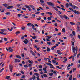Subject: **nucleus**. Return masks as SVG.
<instances>
[{"mask_svg": "<svg viewBox=\"0 0 80 80\" xmlns=\"http://www.w3.org/2000/svg\"><path fill=\"white\" fill-rule=\"evenodd\" d=\"M48 5H49V6H51V7H52L53 8L56 10V11H58V9L57 7H55V3L53 2H47Z\"/></svg>", "mask_w": 80, "mask_h": 80, "instance_id": "nucleus-1", "label": "nucleus"}, {"mask_svg": "<svg viewBox=\"0 0 80 80\" xmlns=\"http://www.w3.org/2000/svg\"><path fill=\"white\" fill-rule=\"evenodd\" d=\"M72 50L74 52V53H75V51L76 53H77L78 52V47L76 46V48H73V46L72 47Z\"/></svg>", "mask_w": 80, "mask_h": 80, "instance_id": "nucleus-2", "label": "nucleus"}, {"mask_svg": "<svg viewBox=\"0 0 80 80\" xmlns=\"http://www.w3.org/2000/svg\"><path fill=\"white\" fill-rule=\"evenodd\" d=\"M13 66L12 65H9V69L11 72H13Z\"/></svg>", "mask_w": 80, "mask_h": 80, "instance_id": "nucleus-3", "label": "nucleus"}, {"mask_svg": "<svg viewBox=\"0 0 80 80\" xmlns=\"http://www.w3.org/2000/svg\"><path fill=\"white\" fill-rule=\"evenodd\" d=\"M73 12H74L75 14H77V15H80V12H79L78 11H77V10H74Z\"/></svg>", "mask_w": 80, "mask_h": 80, "instance_id": "nucleus-4", "label": "nucleus"}, {"mask_svg": "<svg viewBox=\"0 0 80 80\" xmlns=\"http://www.w3.org/2000/svg\"><path fill=\"white\" fill-rule=\"evenodd\" d=\"M23 42L25 44H27V43H28L29 41L28 39L26 38L25 39V40L23 41Z\"/></svg>", "mask_w": 80, "mask_h": 80, "instance_id": "nucleus-5", "label": "nucleus"}, {"mask_svg": "<svg viewBox=\"0 0 80 80\" xmlns=\"http://www.w3.org/2000/svg\"><path fill=\"white\" fill-rule=\"evenodd\" d=\"M45 64H46V65H49V66H51V67H53V65H52V64L50 63H49L48 62H45Z\"/></svg>", "mask_w": 80, "mask_h": 80, "instance_id": "nucleus-6", "label": "nucleus"}, {"mask_svg": "<svg viewBox=\"0 0 80 80\" xmlns=\"http://www.w3.org/2000/svg\"><path fill=\"white\" fill-rule=\"evenodd\" d=\"M13 7H14L13 6H10L7 7L6 8H7V9H10V8H13Z\"/></svg>", "mask_w": 80, "mask_h": 80, "instance_id": "nucleus-7", "label": "nucleus"}, {"mask_svg": "<svg viewBox=\"0 0 80 80\" xmlns=\"http://www.w3.org/2000/svg\"><path fill=\"white\" fill-rule=\"evenodd\" d=\"M30 52L32 54V55H33L34 56H35V54L34 53V52L32 50H30Z\"/></svg>", "mask_w": 80, "mask_h": 80, "instance_id": "nucleus-8", "label": "nucleus"}, {"mask_svg": "<svg viewBox=\"0 0 80 80\" xmlns=\"http://www.w3.org/2000/svg\"><path fill=\"white\" fill-rule=\"evenodd\" d=\"M39 71H41V72L40 73V74H41V75H42V74L43 73V69H39Z\"/></svg>", "mask_w": 80, "mask_h": 80, "instance_id": "nucleus-9", "label": "nucleus"}, {"mask_svg": "<svg viewBox=\"0 0 80 80\" xmlns=\"http://www.w3.org/2000/svg\"><path fill=\"white\" fill-rule=\"evenodd\" d=\"M20 61L19 59H16L15 60V62L16 63V62H20Z\"/></svg>", "mask_w": 80, "mask_h": 80, "instance_id": "nucleus-10", "label": "nucleus"}, {"mask_svg": "<svg viewBox=\"0 0 80 80\" xmlns=\"http://www.w3.org/2000/svg\"><path fill=\"white\" fill-rule=\"evenodd\" d=\"M64 17L65 19L66 20H67L68 18L67 17V16L65 14L64 15Z\"/></svg>", "mask_w": 80, "mask_h": 80, "instance_id": "nucleus-11", "label": "nucleus"}, {"mask_svg": "<svg viewBox=\"0 0 80 80\" xmlns=\"http://www.w3.org/2000/svg\"><path fill=\"white\" fill-rule=\"evenodd\" d=\"M20 31H17L16 32V35H17L18 34H20Z\"/></svg>", "mask_w": 80, "mask_h": 80, "instance_id": "nucleus-12", "label": "nucleus"}, {"mask_svg": "<svg viewBox=\"0 0 80 80\" xmlns=\"http://www.w3.org/2000/svg\"><path fill=\"white\" fill-rule=\"evenodd\" d=\"M24 7H25L26 8H28V9H31V8H30V7H29V6H27L26 5L24 6Z\"/></svg>", "mask_w": 80, "mask_h": 80, "instance_id": "nucleus-13", "label": "nucleus"}, {"mask_svg": "<svg viewBox=\"0 0 80 80\" xmlns=\"http://www.w3.org/2000/svg\"><path fill=\"white\" fill-rule=\"evenodd\" d=\"M63 20V18H64V16H63V15H60L59 16Z\"/></svg>", "mask_w": 80, "mask_h": 80, "instance_id": "nucleus-14", "label": "nucleus"}, {"mask_svg": "<svg viewBox=\"0 0 80 80\" xmlns=\"http://www.w3.org/2000/svg\"><path fill=\"white\" fill-rule=\"evenodd\" d=\"M2 5H3V6H4V7H8V4H2Z\"/></svg>", "mask_w": 80, "mask_h": 80, "instance_id": "nucleus-15", "label": "nucleus"}, {"mask_svg": "<svg viewBox=\"0 0 80 80\" xmlns=\"http://www.w3.org/2000/svg\"><path fill=\"white\" fill-rule=\"evenodd\" d=\"M46 14H48V15H52V13L50 12H46Z\"/></svg>", "mask_w": 80, "mask_h": 80, "instance_id": "nucleus-16", "label": "nucleus"}, {"mask_svg": "<svg viewBox=\"0 0 80 80\" xmlns=\"http://www.w3.org/2000/svg\"><path fill=\"white\" fill-rule=\"evenodd\" d=\"M16 57H17V58H20V59H21V57H20V56L19 55H17L16 56Z\"/></svg>", "mask_w": 80, "mask_h": 80, "instance_id": "nucleus-17", "label": "nucleus"}, {"mask_svg": "<svg viewBox=\"0 0 80 80\" xmlns=\"http://www.w3.org/2000/svg\"><path fill=\"white\" fill-rule=\"evenodd\" d=\"M5 79H10V76H7L5 77Z\"/></svg>", "mask_w": 80, "mask_h": 80, "instance_id": "nucleus-18", "label": "nucleus"}, {"mask_svg": "<svg viewBox=\"0 0 80 80\" xmlns=\"http://www.w3.org/2000/svg\"><path fill=\"white\" fill-rule=\"evenodd\" d=\"M70 23L72 25H75V23L73 22H70Z\"/></svg>", "mask_w": 80, "mask_h": 80, "instance_id": "nucleus-19", "label": "nucleus"}, {"mask_svg": "<svg viewBox=\"0 0 80 80\" xmlns=\"http://www.w3.org/2000/svg\"><path fill=\"white\" fill-rule=\"evenodd\" d=\"M70 76V77L69 78V80H72V75H71Z\"/></svg>", "mask_w": 80, "mask_h": 80, "instance_id": "nucleus-20", "label": "nucleus"}, {"mask_svg": "<svg viewBox=\"0 0 80 80\" xmlns=\"http://www.w3.org/2000/svg\"><path fill=\"white\" fill-rule=\"evenodd\" d=\"M47 36V37H48V39H50L52 38L51 36Z\"/></svg>", "mask_w": 80, "mask_h": 80, "instance_id": "nucleus-21", "label": "nucleus"}, {"mask_svg": "<svg viewBox=\"0 0 80 80\" xmlns=\"http://www.w3.org/2000/svg\"><path fill=\"white\" fill-rule=\"evenodd\" d=\"M21 75V73H19V74H18L16 75V77H18V76H20Z\"/></svg>", "mask_w": 80, "mask_h": 80, "instance_id": "nucleus-22", "label": "nucleus"}, {"mask_svg": "<svg viewBox=\"0 0 80 80\" xmlns=\"http://www.w3.org/2000/svg\"><path fill=\"white\" fill-rule=\"evenodd\" d=\"M67 60H68V59L67 58H66L64 59V60L63 61V62L64 63H65V62H66L67 61Z\"/></svg>", "mask_w": 80, "mask_h": 80, "instance_id": "nucleus-23", "label": "nucleus"}, {"mask_svg": "<svg viewBox=\"0 0 80 80\" xmlns=\"http://www.w3.org/2000/svg\"><path fill=\"white\" fill-rule=\"evenodd\" d=\"M62 32H63V33H65V29L63 28L62 29Z\"/></svg>", "mask_w": 80, "mask_h": 80, "instance_id": "nucleus-24", "label": "nucleus"}, {"mask_svg": "<svg viewBox=\"0 0 80 80\" xmlns=\"http://www.w3.org/2000/svg\"><path fill=\"white\" fill-rule=\"evenodd\" d=\"M47 43L48 45H53V44H52L51 42H47Z\"/></svg>", "mask_w": 80, "mask_h": 80, "instance_id": "nucleus-25", "label": "nucleus"}, {"mask_svg": "<svg viewBox=\"0 0 80 80\" xmlns=\"http://www.w3.org/2000/svg\"><path fill=\"white\" fill-rule=\"evenodd\" d=\"M1 31H4V32H7V30L4 29H1L0 30Z\"/></svg>", "mask_w": 80, "mask_h": 80, "instance_id": "nucleus-26", "label": "nucleus"}, {"mask_svg": "<svg viewBox=\"0 0 80 80\" xmlns=\"http://www.w3.org/2000/svg\"><path fill=\"white\" fill-rule=\"evenodd\" d=\"M29 6L30 7H31V8H34V6L33 5H29Z\"/></svg>", "mask_w": 80, "mask_h": 80, "instance_id": "nucleus-27", "label": "nucleus"}, {"mask_svg": "<svg viewBox=\"0 0 80 80\" xmlns=\"http://www.w3.org/2000/svg\"><path fill=\"white\" fill-rule=\"evenodd\" d=\"M6 15H10V13L7 12L5 13Z\"/></svg>", "mask_w": 80, "mask_h": 80, "instance_id": "nucleus-28", "label": "nucleus"}, {"mask_svg": "<svg viewBox=\"0 0 80 80\" xmlns=\"http://www.w3.org/2000/svg\"><path fill=\"white\" fill-rule=\"evenodd\" d=\"M49 75L50 76H52L53 74V73H52L51 72L49 73Z\"/></svg>", "mask_w": 80, "mask_h": 80, "instance_id": "nucleus-29", "label": "nucleus"}, {"mask_svg": "<svg viewBox=\"0 0 80 80\" xmlns=\"http://www.w3.org/2000/svg\"><path fill=\"white\" fill-rule=\"evenodd\" d=\"M72 33L73 35L74 36H75V31H73L72 32Z\"/></svg>", "mask_w": 80, "mask_h": 80, "instance_id": "nucleus-30", "label": "nucleus"}, {"mask_svg": "<svg viewBox=\"0 0 80 80\" xmlns=\"http://www.w3.org/2000/svg\"><path fill=\"white\" fill-rule=\"evenodd\" d=\"M35 75H36V76H37V77H38V76H39V74L37 73H35L34 74Z\"/></svg>", "mask_w": 80, "mask_h": 80, "instance_id": "nucleus-31", "label": "nucleus"}, {"mask_svg": "<svg viewBox=\"0 0 80 80\" xmlns=\"http://www.w3.org/2000/svg\"><path fill=\"white\" fill-rule=\"evenodd\" d=\"M23 5L22 4H17L16 5V6L17 7H20V5Z\"/></svg>", "mask_w": 80, "mask_h": 80, "instance_id": "nucleus-32", "label": "nucleus"}, {"mask_svg": "<svg viewBox=\"0 0 80 80\" xmlns=\"http://www.w3.org/2000/svg\"><path fill=\"white\" fill-rule=\"evenodd\" d=\"M69 9L70 10H71V11H73H73H74V10H73V8H69Z\"/></svg>", "mask_w": 80, "mask_h": 80, "instance_id": "nucleus-33", "label": "nucleus"}, {"mask_svg": "<svg viewBox=\"0 0 80 80\" xmlns=\"http://www.w3.org/2000/svg\"><path fill=\"white\" fill-rule=\"evenodd\" d=\"M21 29L23 30H25V27L24 26H22L21 27Z\"/></svg>", "mask_w": 80, "mask_h": 80, "instance_id": "nucleus-34", "label": "nucleus"}, {"mask_svg": "<svg viewBox=\"0 0 80 80\" xmlns=\"http://www.w3.org/2000/svg\"><path fill=\"white\" fill-rule=\"evenodd\" d=\"M40 2L41 3H44V1H43V0H40Z\"/></svg>", "mask_w": 80, "mask_h": 80, "instance_id": "nucleus-35", "label": "nucleus"}, {"mask_svg": "<svg viewBox=\"0 0 80 80\" xmlns=\"http://www.w3.org/2000/svg\"><path fill=\"white\" fill-rule=\"evenodd\" d=\"M52 62H53V63L55 64L56 63V62H57V61H56V60H52Z\"/></svg>", "mask_w": 80, "mask_h": 80, "instance_id": "nucleus-36", "label": "nucleus"}, {"mask_svg": "<svg viewBox=\"0 0 80 80\" xmlns=\"http://www.w3.org/2000/svg\"><path fill=\"white\" fill-rule=\"evenodd\" d=\"M47 49L48 50V52H50V48H47Z\"/></svg>", "mask_w": 80, "mask_h": 80, "instance_id": "nucleus-37", "label": "nucleus"}, {"mask_svg": "<svg viewBox=\"0 0 80 80\" xmlns=\"http://www.w3.org/2000/svg\"><path fill=\"white\" fill-rule=\"evenodd\" d=\"M72 8H73V9H75L76 6H75V5L72 6Z\"/></svg>", "mask_w": 80, "mask_h": 80, "instance_id": "nucleus-38", "label": "nucleus"}, {"mask_svg": "<svg viewBox=\"0 0 80 80\" xmlns=\"http://www.w3.org/2000/svg\"><path fill=\"white\" fill-rule=\"evenodd\" d=\"M69 7V4L67 3H66V7L68 8Z\"/></svg>", "mask_w": 80, "mask_h": 80, "instance_id": "nucleus-39", "label": "nucleus"}, {"mask_svg": "<svg viewBox=\"0 0 80 80\" xmlns=\"http://www.w3.org/2000/svg\"><path fill=\"white\" fill-rule=\"evenodd\" d=\"M25 76L24 75H23L22 76L21 78H25Z\"/></svg>", "mask_w": 80, "mask_h": 80, "instance_id": "nucleus-40", "label": "nucleus"}, {"mask_svg": "<svg viewBox=\"0 0 80 80\" xmlns=\"http://www.w3.org/2000/svg\"><path fill=\"white\" fill-rule=\"evenodd\" d=\"M43 76H44V77H48V75H47L46 74H43Z\"/></svg>", "mask_w": 80, "mask_h": 80, "instance_id": "nucleus-41", "label": "nucleus"}, {"mask_svg": "<svg viewBox=\"0 0 80 80\" xmlns=\"http://www.w3.org/2000/svg\"><path fill=\"white\" fill-rule=\"evenodd\" d=\"M4 41H6V42H7V41H8V39H7L5 38H4Z\"/></svg>", "mask_w": 80, "mask_h": 80, "instance_id": "nucleus-42", "label": "nucleus"}, {"mask_svg": "<svg viewBox=\"0 0 80 80\" xmlns=\"http://www.w3.org/2000/svg\"><path fill=\"white\" fill-rule=\"evenodd\" d=\"M40 12H38L35 13V14H36V15H38V14H40Z\"/></svg>", "mask_w": 80, "mask_h": 80, "instance_id": "nucleus-43", "label": "nucleus"}, {"mask_svg": "<svg viewBox=\"0 0 80 80\" xmlns=\"http://www.w3.org/2000/svg\"><path fill=\"white\" fill-rule=\"evenodd\" d=\"M21 38L22 40H23V39H24V36H22L21 37Z\"/></svg>", "mask_w": 80, "mask_h": 80, "instance_id": "nucleus-44", "label": "nucleus"}, {"mask_svg": "<svg viewBox=\"0 0 80 80\" xmlns=\"http://www.w3.org/2000/svg\"><path fill=\"white\" fill-rule=\"evenodd\" d=\"M22 64H23V65H25V62L23 61H22Z\"/></svg>", "mask_w": 80, "mask_h": 80, "instance_id": "nucleus-45", "label": "nucleus"}, {"mask_svg": "<svg viewBox=\"0 0 80 80\" xmlns=\"http://www.w3.org/2000/svg\"><path fill=\"white\" fill-rule=\"evenodd\" d=\"M76 71V68H74L73 70V72H75Z\"/></svg>", "mask_w": 80, "mask_h": 80, "instance_id": "nucleus-46", "label": "nucleus"}, {"mask_svg": "<svg viewBox=\"0 0 80 80\" xmlns=\"http://www.w3.org/2000/svg\"><path fill=\"white\" fill-rule=\"evenodd\" d=\"M39 68H42V65H40L39 66Z\"/></svg>", "mask_w": 80, "mask_h": 80, "instance_id": "nucleus-47", "label": "nucleus"}, {"mask_svg": "<svg viewBox=\"0 0 80 80\" xmlns=\"http://www.w3.org/2000/svg\"><path fill=\"white\" fill-rule=\"evenodd\" d=\"M29 74L30 75H33V72H30Z\"/></svg>", "mask_w": 80, "mask_h": 80, "instance_id": "nucleus-48", "label": "nucleus"}, {"mask_svg": "<svg viewBox=\"0 0 80 80\" xmlns=\"http://www.w3.org/2000/svg\"><path fill=\"white\" fill-rule=\"evenodd\" d=\"M28 66H27V65H24V67H25V68H27V67H28Z\"/></svg>", "mask_w": 80, "mask_h": 80, "instance_id": "nucleus-49", "label": "nucleus"}, {"mask_svg": "<svg viewBox=\"0 0 80 80\" xmlns=\"http://www.w3.org/2000/svg\"><path fill=\"white\" fill-rule=\"evenodd\" d=\"M31 23H29L27 25L28 26H30V25H31Z\"/></svg>", "mask_w": 80, "mask_h": 80, "instance_id": "nucleus-50", "label": "nucleus"}, {"mask_svg": "<svg viewBox=\"0 0 80 80\" xmlns=\"http://www.w3.org/2000/svg\"><path fill=\"white\" fill-rule=\"evenodd\" d=\"M13 28L12 27L11 29H10V30H9V31L10 32L12 31V30H13Z\"/></svg>", "mask_w": 80, "mask_h": 80, "instance_id": "nucleus-51", "label": "nucleus"}, {"mask_svg": "<svg viewBox=\"0 0 80 80\" xmlns=\"http://www.w3.org/2000/svg\"><path fill=\"white\" fill-rule=\"evenodd\" d=\"M48 20H52V19L50 17H48Z\"/></svg>", "mask_w": 80, "mask_h": 80, "instance_id": "nucleus-52", "label": "nucleus"}, {"mask_svg": "<svg viewBox=\"0 0 80 80\" xmlns=\"http://www.w3.org/2000/svg\"><path fill=\"white\" fill-rule=\"evenodd\" d=\"M69 5L70 6H72V7L73 6V4L71 3H69Z\"/></svg>", "mask_w": 80, "mask_h": 80, "instance_id": "nucleus-53", "label": "nucleus"}, {"mask_svg": "<svg viewBox=\"0 0 80 80\" xmlns=\"http://www.w3.org/2000/svg\"><path fill=\"white\" fill-rule=\"evenodd\" d=\"M20 72L23 75V74H24V72H23V71H21Z\"/></svg>", "mask_w": 80, "mask_h": 80, "instance_id": "nucleus-54", "label": "nucleus"}, {"mask_svg": "<svg viewBox=\"0 0 80 80\" xmlns=\"http://www.w3.org/2000/svg\"><path fill=\"white\" fill-rule=\"evenodd\" d=\"M71 43H72V45H73V46H74V42L71 41Z\"/></svg>", "mask_w": 80, "mask_h": 80, "instance_id": "nucleus-55", "label": "nucleus"}, {"mask_svg": "<svg viewBox=\"0 0 80 80\" xmlns=\"http://www.w3.org/2000/svg\"><path fill=\"white\" fill-rule=\"evenodd\" d=\"M4 69H5V68H3L0 71V72H2V71H3V70H4Z\"/></svg>", "mask_w": 80, "mask_h": 80, "instance_id": "nucleus-56", "label": "nucleus"}, {"mask_svg": "<svg viewBox=\"0 0 80 80\" xmlns=\"http://www.w3.org/2000/svg\"><path fill=\"white\" fill-rule=\"evenodd\" d=\"M28 62H29V63H31V64H32V62H31V61H30V60H29L28 61Z\"/></svg>", "mask_w": 80, "mask_h": 80, "instance_id": "nucleus-57", "label": "nucleus"}, {"mask_svg": "<svg viewBox=\"0 0 80 80\" xmlns=\"http://www.w3.org/2000/svg\"><path fill=\"white\" fill-rule=\"evenodd\" d=\"M32 28V29H33V30H35V31H36V30H37V29L35 28Z\"/></svg>", "mask_w": 80, "mask_h": 80, "instance_id": "nucleus-58", "label": "nucleus"}, {"mask_svg": "<svg viewBox=\"0 0 80 80\" xmlns=\"http://www.w3.org/2000/svg\"><path fill=\"white\" fill-rule=\"evenodd\" d=\"M21 56L22 57H24V56H25V54L24 53L22 54Z\"/></svg>", "mask_w": 80, "mask_h": 80, "instance_id": "nucleus-59", "label": "nucleus"}, {"mask_svg": "<svg viewBox=\"0 0 80 80\" xmlns=\"http://www.w3.org/2000/svg\"><path fill=\"white\" fill-rule=\"evenodd\" d=\"M70 36L71 38H72V37H73V34H70Z\"/></svg>", "mask_w": 80, "mask_h": 80, "instance_id": "nucleus-60", "label": "nucleus"}, {"mask_svg": "<svg viewBox=\"0 0 80 80\" xmlns=\"http://www.w3.org/2000/svg\"><path fill=\"white\" fill-rule=\"evenodd\" d=\"M35 76H34V77H32V79L33 80H35Z\"/></svg>", "mask_w": 80, "mask_h": 80, "instance_id": "nucleus-61", "label": "nucleus"}, {"mask_svg": "<svg viewBox=\"0 0 80 80\" xmlns=\"http://www.w3.org/2000/svg\"><path fill=\"white\" fill-rule=\"evenodd\" d=\"M39 76H38V77H37V79L38 80H40V78H39Z\"/></svg>", "mask_w": 80, "mask_h": 80, "instance_id": "nucleus-62", "label": "nucleus"}, {"mask_svg": "<svg viewBox=\"0 0 80 80\" xmlns=\"http://www.w3.org/2000/svg\"><path fill=\"white\" fill-rule=\"evenodd\" d=\"M29 66L28 67H30V68H31V67H32V64H30L29 65Z\"/></svg>", "mask_w": 80, "mask_h": 80, "instance_id": "nucleus-63", "label": "nucleus"}, {"mask_svg": "<svg viewBox=\"0 0 80 80\" xmlns=\"http://www.w3.org/2000/svg\"><path fill=\"white\" fill-rule=\"evenodd\" d=\"M32 38L33 39H35V38H36V36H34L32 37Z\"/></svg>", "mask_w": 80, "mask_h": 80, "instance_id": "nucleus-64", "label": "nucleus"}]
</instances>
